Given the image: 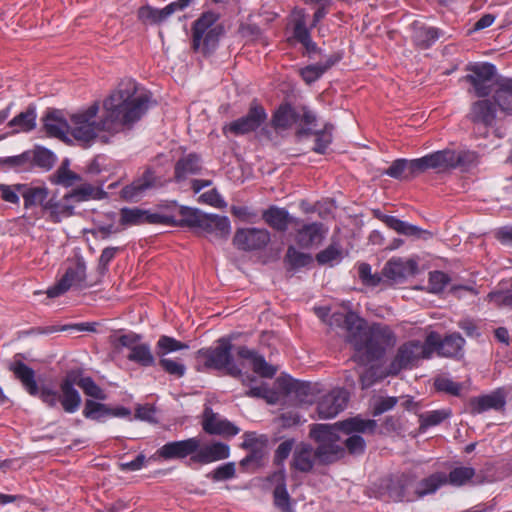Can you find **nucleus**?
<instances>
[{
  "label": "nucleus",
  "instance_id": "nucleus-1",
  "mask_svg": "<svg viewBox=\"0 0 512 512\" xmlns=\"http://www.w3.org/2000/svg\"><path fill=\"white\" fill-rule=\"evenodd\" d=\"M150 99L148 93L139 90L135 81H123L103 101L99 121L96 120L99 103L94 102L70 117L69 134L78 142L90 145L102 131L115 135L131 129L148 111Z\"/></svg>",
  "mask_w": 512,
  "mask_h": 512
},
{
  "label": "nucleus",
  "instance_id": "nucleus-2",
  "mask_svg": "<svg viewBox=\"0 0 512 512\" xmlns=\"http://www.w3.org/2000/svg\"><path fill=\"white\" fill-rule=\"evenodd\" d=\"M329 325L345 329V340L355 351L352 360L360 365L381 359L396 344V335L388 325L368 324L353 311L333 313Z\"/></svg>",
  "mask_w": 512,
  "mask_h": 512
},
{
  "label": "nucleus",
  "instance_id": "nucleus-3",
  "mask_svg": "<svg viewBox=\"0 0 512 512\" xmlns=\"http://www.w3.org/2000/svg\"><path fill=\"white\" fill-rule=\"evenodd\" d=\"M332 427L326 424H312L309 436L318 445L314 448L306 442L298 443L292 453L290 469L308 474L313 472L315 465H330L345 456V449L338 444V438L331 432Z\"/></svg>",
  "mask_w": 512,
  "mask_h": 512
},
{
  "label": "nucleus",
  "instance_id": "nucleus-4",
  "mask_svg": "<svg viewBox=\"0 0 512 512\" xmlns=\"http://www.w3.org/2000/svg\"><path fill=\"white\" fill-rule=\"evenodd\" d=\"M156 455L163 460L184 459L190 456V464L206 465L227 459L230 456V447L219 441L202 444L199 437H191L167 442L157 450Z\"/></svg>",
  "mask_w": 512,
  "mask_h": 512
},
{
  "label": "nucleus",
  "instance_id": "nucleus-5",
  "mask_svg": "<svg viewBox=\"0 0 512 512\" xmlns=\"http://www.w3.org/2000/svg\"><path fill=\"white\" fill-rule=\"evenodd\" d=\"M461 162V156L455 151L440 150L417 159H397L385 170L384 174L397 180H409L428 169L455 168Z\"/></svg>",
  "mask_w": 512,
  "mask_h": 512
},
{
  "label": "nucleus",
  "instance_id": "nucleus-6",
  "mask_svg": "<svg viewBox=\"0 0 512 512\" xmlns=\"http://www.w3.org/2000/svg\"><path fill=\"white\" fill-rule=\"evenodd\" d=\"M76 374L68 373L59 384L60 393L48 386L40 388V399L49 408H55L58 403L69 414L75 413L81 406V395L75 388Z\"/></svg>",
  "mask_w": 512,
  "mask_h": 512
},
{
  "label": "nucleus",
  "instance_id": "nucleus-7",
  "mask_svg": "<svg viewBox=\"0 0 512 512\" xmlns=\"http://www.w3.org/2000/svg\"><path fill=\"white\" fill-rule=\"evenodd\" d=\"M218 17L213 12L203 13L192 27V48L196 52L208 56L218 47L223 29L215 25Z\"/></svg>",
  "mask_w": 512,
  "mask_h": 512
},
{
  "label": "nucleus",
  "instance_id": "nucleus-8",
  "mask_svg": "<svg viewBox=\"0 0 512 512\" xmlns=\"http://www.w3.org/2000/svg\"><path fill=\"white\" fill-rule=\"evenodd\" d=\"M232 348L231 340L222 337L217 341V346L199 349L196 352L197 370H224L228 374V369L235 365Z\"/></svg>",
  "mask_w": 512,
  "mask_h": 512
},
{
  "label": "nucleus",
  "instance_id": "nucleus-9",
  "mask_svg": "<svg viewBox=\"0 0 512 512\" xmlns=\"http://www.w3.org/2000/svg\"><path fill=\"white\" fill-rule=\"evenodd\" d=\"M431 357L427 338L422 343L418 340L407 341L399 346L397 352L387 368V374L398 375L402 370L413 368L420 359Z\"/></svg>",
  "mask_w": 512,
  "mask_h": 512
},
{
  "label": "nucleus",
  "instance_id": "nucleus-10",
  "mask_svg": "<svg viewBox=\"0 0 512 512\" xmlns=\"http://www.w3.org/2000/svg\"><path fill=\"white\" fill-rule=\"evenodd\" d=\"M416 477L412 474L399 473L386 476L379 481L378 490L394 502H412L415 495Z\"/></svg>",
  "mask_w": 512,
  "mask_h": 512
},
{
  "label": "nucleus",
  "instance_id": "nucleus-11",
  "mask_svg": "<svg viewBox=\"0 0 512 512\" xmlns=\"http://www.w3.org/2000/svg\"><path fill=\"white\" fill-rule=\"evenodd\" d=\"M469 73L464 76L474 90V94L483 98L490 95L493 91V80L496 75V68L491 63H478L467 67Z\"/></svg>",
  "mask_w": 512,
  "mask_h": 512
},
{
  "label": "nucleus",
  "instance_id": "nucleus-12",
  "mask_svg": "<svg viewBox=\"0 0 512 512\" xmlns=\"http://www.w3.org/2000/svg\"><path fill=\"white\" fill-rule=\"evenodd\" d=\"M87 286L85 262L77 260L66 269L61 279L47 290V296L55 298L64 294L72 287L83 289Z\"/></svg>",
  "mask_w": 512,
  "mask_h": 512
},
{
  "label": "nucleus",
  "instance_id": "nucleus-13",
  "mask_svg": "<svg viewBox=\"0 0 512 512\" xmlns=\"http://www.w3.org/2000/svg\"><path fill=\"white\" fill-rule=\"evenodd\" d=\"M267 119L264 107L256 102L250 105L248 113L223 127L224 134L244 135L256 131Z\"/></svg>",
  "mask_w": 512,
  "mask_h": 512
},
{
  "label": "nucleus",
  "instance_id": "nucleus-14",
  "mask_svg": "<svg viewBox=\"0 0 512 512\" xmlns=\"http://www.w3.org/2000/svg\"><path fill=\"white\" fill-rule=\"evenodd\" d=\"M119 223L124 227H128L144 224L163 225V223H174V220L170 213H152L150 210L138 207H124L120 210Z\"/></svg>",
  "mask_w": 512,
  "mask_h": 512
},
{
  "label": "nucleus",
  "instance_id": "nucleus-15",
  "mask_svg": "<svg viewBox=\"0 0 512 512\" xmlns=\"http://www.w3.org/2000/svg\"><path fill=\"white\" fill-rule=\"evenodd\" d=\"M349 401V393L343 388H334L321 397L317 404L318 416L321 419L336 417L343 411Z\"/></svg>",
  "mask_w": 512,
  "mask_h": 512
},
{
  "label": "nucleus",
  "instance_id": "nucleus-16",
  "mask_svg": "<svg viewBox=\"0 0 512 512\" xmlns=\"http://www.w3.org/2000/svg\"><path fill=\"white\" fill-rule=\"evenodd\" d=\"M426 338L431 355L436 350L441 356L457 357L461 354L465 344L464 338L459 333H453L446 336L444 339H440V335L432 331Z\"/></svg>",
  "mask_w": 512,
  "mask_h": 512
},
{
  "label": "nucleus",
  "instance_id": "nucleus-17",
  "mask_svg": "<svg viewBox=\"0 0 512 512\" xmlns=\"http://www.w3.org/2000/svg\"><path fill=\"white\" fill-rule=\"evenodd\" d=\"M269 242V231L260 228L237 229L233 238V244L244 251L263 249Z\"/></svg>",
  "mask_w": 512,
  "mask_h": 512
},
{
  "label": "nucleus",
  "instance_id": "nucleus-18",
  "mask_svg": "<svg viewBox=\"0 0 512 512\" xmlns=\"http://www.w3.org/2000/svg\"><path fill=\"white\" fill-rule=\"evenodd\" d=\"M202 429L209 435L233 437L240 429L227 419H222L212 408L206 407L203 412Z\"/></svg>",
  "mask_w": 512,
  "mask_h": 512
},
{
  "label": "nucleus",
  "instance_id": "nucleus-19",
  "mask_svg": "<svg viewBox=\"0 0 512 512\" xmlns=\"http://www.w3.org/2000/svg\"><path fill=\"white\" fill-rule=\"evenodd\" d=\"M328 228L321 222L302 224L296 229L295 242L303 249H309L322 243Z\"/></svg>",
  "mask_w": 512,
  "mask_h": 512
},
{
  "label": "nucleus",
  "instance_id": "nucleus-20",
  "mask_svg": "<svg viewBox=\"0 0 512 512\" xmlns=\"http://www.w3.org/2000/svg\"><path fill=\"white\" fill-rule=\"evenodd\" d=\"M43 129L49 137L57 138L63 142L69 141L70 124L65 119L62 111L48 110L42 118Z\"/></svg>",
  "mask_w": 512,
  "mask_h": 512
},
{
  "label": "nucleus",
  "instance_id": "nucleus-21",
  "mask_svg": "<svg viewBox=\"0 0 512 512\" xmlns=\"http://www.w3.org/2000/svg\"><path fill=\"white\" fill-rule=\"evenodd\" d=\"M374 216L398 234L408 237H415L417 239H428L432 237L431 232L423 230L416 225L402 221L394 216L385 215L379 210H374Z\"/></svg>",
  "mask_w": 512,
  "mask_h": 512
},
{
  "label": "nucleus",
  "instance_id": "nucleus-22",
  "mask_svg": "<svg viewBox=\"0 0 512 512\" xmlns=\"http://www.w3.org/2000/svg\"><path fill=\"white\" fill-rule=\"evenodd\" d=\"M327 426L332 427V433L334 436L338 438V442L340 441V436L338 431H342L347 435H351L353 433H374L377 422L372 419H363L360 416L351 417L345 419L343 421H339L335 424H326Z\"/></svg>",
  "mask_w": 512,
  "mask_h": 512
},
{
  "label": "nucleus",
  "instance_id": "nucleus-23",
  "mask_svg": "<svg viewBox=\"0 0 512 512\" xmlns=\"http://www.w3.org/2000/svg\"><path fill=\"white\" fill-rule=\"evenodd\" d=\"M155 185V176L151 170H146L141 177L126 185L121 190V198L128 202L139 201L145 192Z\"/></svg>",
  "mask_w": 512,
  "mask_h": 512
},
{
  "label": "nucleus",
  "instance_id": "nucleus-24",
  "mask_svg": "<svg viewBox=\"0 0 512 512\" xmlns=\"http://www.w3.org/2000/svg\"><path fill=\"white\" fill-rule=\"evenodd\" d=\"M200 229L216 239L226 240L231 232L230 220L226 216L207 214L202 216Z\"/></svg>",
  "mask_w": 512,
  "mask_h": 512
},
{
  "label": "nucleus",
  "instance_id": "nucleus-25",
  "mask_svg": "<svg viewBox=\"0 0 512 512\" xmlns=\"http://www.w3.org/2000/svg\"><path fill=\"white\" fill-rule=\"evenodd\" d=\"M416 269L417 263L414 260L392 258L383 267L382 274L389 280L394 282H401L408 275L414 274Z\"/></svg>",
  "mask_w": 512,
  "mask_h": 512
},
{
  "label": "nucleus",
  "instance_id": "nucleus-26",
  "mask_svg": "<svg viewBox=\"0 0 512 512\" xmlns=\"http://www.w3.org/2000/svg\"><path fill=\"white\" fill-rule=\"evenodd\" d=\"M300 119V114L289 104H281L273 113L271 118V127L277 132L285 131L291 128Z\"/></svg>",
  "mask_w": 512,
  "mask_h": 512
},
{
  "label": "nucleus",
  "instance_id": "nucleus-27",
  "mask_svg": "<svg viewBox=\"0 0 512 512\" xmlns=\"http://www.w3.org/2000/svg\"><path fill=\"white\" fill-rule=\"evenodd\" d=\"M467 117L475 124L491 126L496 119V109L490 100H478L472 103Z\"/></svg>",
  "mask_w": 512,
  "mask_h": 512
},
{
  "label": "nucleus",
  "instance_id": "nucleus-28",
  "mask_svg": "<svg viewBox=\"0 0 512 512\" xmlns=\"http://www.w3.org/2000/svg\"><path fill=\"white\" fill-rule=\"evenodd\" d=\"M9 369L31 396L40 397V388L35 379V371L31 367L22 361H15L10 365Z\"/></svg>",
  "mask_w": 512,
  "mask_h": 512
},
{
  "label": "nucleus",
  "instance_id": "nucleus-29",
  "mask_svg": "<svg viewBox=\"0 0 512 512\" xmlns=\"http://www.w3.org/2000/svg\"><path fill=\"white\" fill-rule=\"evenodd\" d=\"M202 169L201 158L196 153L181 157L175 164L174 177L177 182L185 180L189 175L198 174Z\"/></svg>",
  "mask_w": 512,
  "mask_h": 512
},
{
  "label": "nucleus",
  "instance_id": "nucleus-30",
  "mask_svg": "<svg viewBox=\"0 0 512 512\" xmlns=\"http://www.w3.org/2000/svg\"><path fill=\"white\" fill-rule=\"evenodd\" d=\"M262 218L270 227L280 232L286 231L290 223H299L289 215L286 209L275 206L265 210Z\"/></svg>",
  "mask_w": 512,
  "mask_h": 512
},
{
  "label": "nucleus",
  "instance_id": "nucleus-31",
  "mask_svg": "<svg viewBox=\"0 0 512 512\" xmlns=\"http://www.w3.org/2000/svg\"><path fill=\"white\" fill-rule=\"evenodd\" d=\"M341 56L339 54L329 55L324 62L308 65L300 70V75L307 84H311L318 80L328 69L339 62Z\"/></svg>",
  "mask_w": 512,
  "mask_h": 512
},
{
  "label": "nucleus",
  "instance_id": "nucleus-32",
  "mask_svg": "<svg viewBox=\"0 0 512 512\" xmlns=\"http://www.w3.org/2000/svg\"><path fill=\"white\" fill-rule=\"evenodd\" d=\"M43 211L49 214L50 221L59 223L63 218L74 214V205L72 202H66L64 198L59 201L52 197L43 204Z\"/></svg>",
  "mask_w": 512,
  "mask_h": 512
},
{
  "label": "nucleus",
  "instance_id": "nucleus-33",
  "mask_svg": "<svg viewBox=\"0 0 512 512\" xmlns=\"http://www.w3.org/2000/svg\"><path fill=\"white\" fill-rule=\"evenodd\" d=\"M494 103L499 107L500 111L512 114V79H505L497 83L493 90Z\"/></svg>",
  "mask_w": 512,
  "mask_h": 512
},
{
  "label": "nucleus",
  "instance_id": "nucleus-34",
  "mask_svg": "<svg viewBox=\"0 0 512 512\" xmlns=\"http://www.w3.org/2000/svg\"><path fill=\"white\" fill-rule=\"evenodd\" d=\"M37 113L34 106H29L27 109L8 122V126L12 129L13 133H26L36 128Z\"/></svg>",
  "mask_w": 512,
  "mask_h": 512
},
{
  "label": "nucleus",
  "instance_id": "nucleus-35",
  "mask_svg": "<svg viewBox=\"0 0 512 512\" xmlns=\"http://www.w3.org/2000/svg\"><path fill=\"white\" fill-rule=\"evenodd\" d=\"M105 196L106 193L102 189L89 183H84L65 194L64 200L66 202L79 203L89 199H103Z\"/></svg>",
  "mask_w": 512,
  "mask_h": 512
},
{
  "label": "nucleus",
  "instance_id": "nucleus-36",
  "mask_svg": "<svg viewBox=\"0 0 512 512\" xmlns=\"http://www.w3.org/2000/svg\"><path fill=\"white\" fill-rule=\"evenodd\" d=\"M443 32L435 27L425 25H415L413 28V42L421 49H427L432 46Z\"/></svg>",
  "mask_w": 512,
  "mask_h": 512
},
{
  "label": "nucleus",
  "instance_id": "nucleus-37",
  "mask_svg": "<svg viewBox=\"0 0 512 512\" xmlns=\"http://www.w3.org/2000/svg\"><path fill=\"white\" fill-rule=\"evenodd\" d=\"M175 12L171 4L162 9L147 5L139 8L138 18L144 23L158 25L166 21Z\"/></svg>",
  "mask_w": 512,
  "mask_h": 512
},
{
  "label": "nucleus",
  "instance_id": "nucleus-38",
  "mask_svg": "<svg viewBox=\"0 0 512 512\" xmlns=\"http://www.w3.org/2000/svg\"><path fill=\"white\" fill-rule=\"evenodd\" d=\"M471 482L474 485L482 484L483 479L476 475V471L472 467L459 466L452 469L447 476V483L453 486H464Z\"/></svg>",
  "mask_w": 512,
  "mask_h": 512
},
{
  "label": "nucleus",
  "instance_id": "nucleus-39",
  "mask_svg": "<svg viewBox=\"0 0 512 512\" xmlns=\"http://www.w3.org/2000/svg\"><path fill=\"white\" fill-rule=\"evenodd\" d=\"M472 413H482L490 409L500 410L505 406V398L499 393L472 398L470 401Z\"/></svg>",
  "mask_w": 512,
  "mask_h": 512
},
{
  "label": "nucleus",
  "instance_id": "nucleus-40",
  "mask_svg": "<svg viewBox=\"0 0 512 512\" xmlns=\"http://www.w3.org/2000/svg\"><path fill=\"white\" fill-rule=\"evenodd\" d=\"M173 217L174 223H163L168 226H186L190 228H199L202 216L205 215L201 210L187 206H180L178 214L182 217L180 220L175 218V214L170 213Z\"/></svg>",
  "mask_w": 512,
  "mask_h": 512
},
{
  "label": "nucleus",
  "instance_id": "nucleus-41",
  "mask_svg": "<svg viewBox=\"0 0 512 512\" xmlns=\"http://www.w3.org/2000/svg\"><path fill=\"white\" fill-rule=\"evenodd\" d=\"M243 439L241 447L251 451V454L246 456L240 462L242 466H246L256 458L257 454L261 452V449L267 443V438L264 435L257 436L255 432H245Z\"/></svg>",
  "mask_w": 512,
  "mask_h": 512
},
{
  "label": "nucleus",
  "instance_id": "nucleus-42",
  "mask_svg": "<svg viewBox=\"0 0 512 512\" xmlns=\"http://www.w3.org/2000/svg\"><path fill=\"white\" fill-rule=\"evenodd\" d=\"M447 483V475L441 472L434 473L420 482L416 480V498L424 497L437 491L439 487Z\"/></svg>",
  "mask_w": 512,
  "mask_h": 512
},
{
  "label": "nucleus",
  "instance_id": "nucleus-43",
  "mask_svg": "<svg viewBox=\"0 0 512 512\" xmlns=\"http://www.w3.org/2000/svg\"><path fill=\"white\" fill-rule=\"evenodd\" d=\"M293 36L305 47L308 54L316 53L318 51L316 43L311 39L310 30L306 26L304 14L300 15L295 20Z\"/></svg>",
  "mask_w": 512,
  "mask_h": 512
},
{
  "label": "nucleus",
  "instance_id": "nucleus-44",
  "mask_svg": "<svg viewBox=\"0 0 512 512\" xmlns=\"http://www.w3.org/2000/svg\"><path fill=\"white\" fill-rule=\"evenodd\" d=\"M21 195L26 209L38 204L43 207V204L47 201L48 189L46 187H27L23 185Z\"/></svg>",
  "mask_w": 512,
  "mask_h": 512
},
{
  "label": "nucleus",
  "instance_id": "nucleus-45",
  "mask_svg": "<svg viewBox=\"0 0 512 512\" xmlns=\"http://www.w3.org/2000/svg\"><path fill=\"white\" fill-rule=\"evenodd\" d=\"M127 359L143 367L155 365V357L151 351L150 345L147 343H139L137 346H133Z\"/></svg>",
  "mask_w": 512,
  "mask_h": 512
},
{
  "label": "nucleus",
  "instance_id": "nucleus-46",
  "mask_svg": "<svg viewBox=\"0 0 512 512\" xmlns=\"http://www.w3.org/2000/svg\"><path fill=\"white\" fill-rule=\"evenodd\" d=\"M450 409L427 411L419 415V429L424 431L429 427L441 424L451 416Z\"/></svg>",
  "mask_w": 512,
  "mask_h": 512
},
{
  "label": "nucleus",
  "instance_id": "nucleus-47",
  "mask_svg": "<svg viewBox=\"0 0 512 512\" xmlns=\"http://www.w3.org/2000/svg\"><path fill=\"white\" fill-rule=\"evenodd\" d=\"M188 348V344L181 342L173 337L162 335L156 343V354L162 358L169 353Z\"/></svg>",
  "mask_w": 512,
  "mask_h": 512
},
{
  "label": "nucleus",
  "instance_id": "nucleus-48",
  "mask_svg": "<svg viewBox=\"0 0 512 512\" xmlns=\"http://www.w3.org/2000/svg\"><path fill=\"white\" fill-rule=\"evenodd\" d=\"M108 412L109 406L106 404L87 399L82 413L86 419L100 422L108 417Z\"/></svg>",
  "mask_w": 512,
  "mask_h": 512
},
{
  "label": "nucleus",
  "instance_id": "nucleus-49",
  "mask_svg": "<svg viewBox=\"0 0 512 512\" xmlns=\"http://www.w3.org/2000/svg\"><path fill=\"white\" fill-rule=\"evenodd\" d=\"M285 262L291 270H297L309 265L312 262V256L298 251L294 246H289L286 255Z\"/></svg>",
  "mask_w": 512,
  "mask_h": 512
},
{
  "label": "nucleus",
  "instance_id": "nucleus-50",
  "mask_svg": "<svg viewBox=\"0 0 512 512\" xmlns=\"http://www.w3.org/2000/svg\"><path fill=\"white\" fill-rule=\"evenodd\" d=\"M78 330V331H94V328L90 323H79V324H70V325H50L45 327H34L31 328L29 334H52L55 332L68 331V330Z\"/></svg>",
  "mask_w": 512,
  "mask_h": 512
},
{
  "label": "nucleus",
  "instance_id": "nucleus-51",
  "mask_svg": "<svg viewBox=\"0 0 512 512\" xmlns=\"http://www.w3.org/2000/svg\"><path fill=\"white\" fill-rule=\"evenodd\" d=\"M76 384L83 392L94 399L104 401L107 399V395L104 390L96 384L91 377H80L76 375Z\"/></svg>",
  "mask_w": 512,
  "mask_h": 512
},
{
  "label": "nucleus",
  "instance_id": "nucleus-52",
  "mask_svg": "<svg viewBox=\"0 0 512 512\" xmlns=\"http://www.w3.org/2000/svg\"><path fill=\"white\" fill-rule=\"evenodd\" d=\"M334 127L332 124H325L321 130L313 131L312 135H315V146L313 151L319 154L325 153L326 149L332 142V131Z\"/></svg>",
  "mask_w": 512,
  "mask_h": 512
},
{
  "label": "nucleus",
  "instance_id": "nucleus-53",
  "mask_svg": "<svg viewBox=\"0 0 512 512\" xmlns=\"http://www.w3.org/2000/svg\"><path fill=\"white\" fill-rule=\"evenodd\" d=\"M31 163L48 170L54 164V155L46 148L37 147L31 152Z\"/></svg>",
  "mask_w": 512,
  "mask_h": 512
},
{
  "label": "nucleus",
  "instance_id": "nucleus-54",
  "mask_svg": "<svg viewBox=\"0 0 512 512\" xmlns=\"http://www.w3.org/2000/svg\"><path fill=\"white\" fill-rule=\"evenodd\" d=\"M291 501L287 487L273 489V503L278 510L281 512H293Z\"/></svg>",
  "mask_w": 512,
  "mask_h": 512
},
{
  "label": "nucleus",
  "instance_id": "nucleus-55",
  "mask_svg": "<svg viewBox=\"0 0 512 512\" xmlns=\"http://www.w3.org/2000/svg\"><path fill=\"white\" fill-rule=\"evenodd\" d=\"M236 475V466L234 462H227L218 467H216L211 473L207 476L210 477L213 481H225L234 478Z\"/></svg>",
  "mask_w": 512,
  "mask_h": 512
},
{
  "label": "nucleus",
  "instance_id": "nucleus-56",
  "mask_svg": "<svg viewBox=\"0 0 512 512\" xmlns=\"http://www.w3.org/2000/svg\"><path fill=\"white\" fill-rule=\"evenodd\" d=\"M434 386L437 391L453 396H459L462 390V385L460 383L446 377H437L434 381Z\"/></svg>",
  "mask_w": 512,
  "mask_h": 512
},
{
  "label": "nucleus",
  "instance_id": "nucleus-57",
  "mask_svg": "<svg viewBox=\"0 0 512 512\" xmlns=\"http://www.w3.org/2000/svg\"><path fill=\"white\" fill-rule=\"evenodd\" d=\"M252 369L256 374L264 378H272L277 372V369L269 364L260 354L252 362Z\"/></svg>",
  "mask_w": 512,
  "mask_h": 512
},
{
  "label": "nucleus",
  "instance_id": "nucleus-58",
  "mask_svg": "<svg viewBox=\"0 0 512 512\" xmlns=\"http://www.w3.org/2000/svg\"><path fill=\"white\" fill-rule=\"evenodd\" d=\"M295 446V440L294 439H287L283 442H281L274 453V464L280 467H284V461L289 457L291 454L293 448Z\"/></svg>",
  "mask_w": 512,
  "mask_h": 512
},
{
  "label": "nucleus",
  "instance_id": "nucleus-59",
  "mask_svg": "<svg viewBox=\"0 0 512 512\" xmlns=\"http://www.w3.org/2000/svg\"><path fill=\"white\" fill-rule=\"evenodd\" d=\"M299 120H301V122L304 124V126L300 127L296 131V135L298 137L312 135V133H313L312 126H314L316 123V115L312 111H310L309 109L304 107L302 116H300Z\"/></svg>",
  "mask_w": 512,
  "mask_h": 512
},
{
  "label": "nucleus",
  "instance_id": "nucleus-60",
  "mask_svg": "<svg viewBox=\"0 0 512 512\" xmlns=\"http://www.w3.org/2000/svg\"><path fill=\"white\" fill-rule=\"evenodd\" d=\"M159 364L166 373L176 376L178 378L184 376L185 371H186V367L184 364H182L179 361L172 360L169 358H165V357L160 358Z\"/></svg>",
  "mask_w": 512,
  "mask_h": 512
},
{
  "label": "nucleus",
  "instance_id": "nucleus-61",
  "mask_svg": "<svg viewBox=\"0 0 512 512\" xmlns=\"http://www.w3.org/2000/svg\"><path fill=\"white\" fill-rule=\"evenodd\" d=\"M56 183L65 187H71L75 182L81 181L80 175L62 166L56 171Z\"/></svg>",
  "mask_w": 512,
  "mask_h": 512
},
{
  "label": "nucleus",
  "instance_id": "nucleus-62",
  "mask_svg": "<svg viewBox=\"0 0 512 512\" xmlns=\"http://www.w3.org/2000/svg\"><path fill=\"white\" fill-rule=\"evenodd\" d=\"M371 270V266L368 263H361L358 266V275L365 285L375 287L380 284L381 277L377 274H372Z\"/></svg>",
  "mask_w": 512,
  "mask_h": 512
},
{
  "label": "nucleus",
  "instance_id": "nucleus-63",
  "mask_svg": "<svg viewBox=\"0 0 512 512\" xmlns=\"http://www.w3.org/2000/svg\"><path fill=\"white\" fill-rule=\"evenodd\" d=\"M341 257V250L338 246L331 244L316 255V261L320 265L329 264Z\"/></svg>",
  "mask_w": 512,
  "mask_h": 512
},
{
  "label": "nucleus",
  "instance_id": "nucleus-64",
  "mask_svg": "<svg viewBox=\"0 0 512 512\" xmlns=\"http://www.w3.org/2000/svg\"><path fill=\"white\" fill-rule=\"evenodd\" d=\"M449 281V276L442 271H434L430 273L429 285L434 293L442 292Z\"/></svg>",
  "mask_w": 512,
  "mask_h": 512
}]
</instances>
